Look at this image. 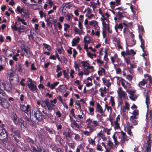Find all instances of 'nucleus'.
Masks as SVG:
<instances>
[{"label": "nucleus", "instance_id": "f257e3e1", "mask_svg": "<svg viewBox=\"0 0 152 152\" xmlns=\"http://www.w3.org/2000/svg\"><path fill=\"white\" fill-rule=\"evenodd\" d=\"M34 117L33 118L37 123L38 121H43V116L42 113L39 109H37L34 111Z\"/></svg>", "mask_w": 152, "mask_h": 152}, {"label": "nucleus", "instance_id": "f03ea898", "mask_svg": "<svg viewBox=\"0 0 152 152\" xmlns=\"http://www.w3.org/2000/svg\"><path fill=\"white\" fill-rule=\"evenodd\" d=\"M10 135L12 139L18 143L20 142L19 139L20 137V132L19 130L16 129L12 133H11Z\"/></svg>", "mask_w": 152, "mask_h": 152}, {"label": "nucleus", "instance_id": "7ed1b4c3", "mask_svg": "<svg viewBox=\"0 0 152 152\" xmlns=\"http://www.w3.org/2000/svg\"><path fill=\"white\" fill-rule=\"evenodd\" d=\"M63 134L65 135L67 141L70 142L72 140V137L73 134L70 128H66V132H63Z\"/></svg>", "mask_w": 152, "mask_h": 152}, {"label": "nucleus", "instance_id": "20e7f679", "mask_svg": "<svg viewBox=\"0 0 152 152\" xmlns=\"http://www.w3.org/2000/svg\"><path fill=\"white\" fill-rule=\"evenodd\" d=\"M152 134L149 133L148 140H147L145 149V152H151Z\"/></svg>", "mask_w": 152, "mask_h": 152}, {"label": "nucleus", "instance_id": "39448f33", "mask_svg": "<svg viewBox=\"0 0 152 152\" xmlns=\"http://www.w3.org/2000/svg\"><path fill=\"white\" fill-rule=\"evenodd\" d=\"M23 119L25 123H26V124H28L32 127L34 126L35 124H37L35 120H34V118H31V116H30V118H28L27 116H24Z\"/></svg>", "mask_w": 152, "mask_h": 152}, {"label": "nucleus", "instance_id": "423d86ee", "mask_svg": "<svg viewBox=\"0 0 152 152\" xmlns=\"http://www.w3.org/2000/svg\"><path fill=\"white\" fill-rule=\"evenodd\" d=\"M0 105L2 107L8 109L10 107V104L6 100L5 97H2L0 99Z\"/></svg>", "mask_w": 152, "mask_h": 152}, {"label": "nucleus", "instance_id": "0eeeda50", "mask_svg": "<svg viewBox=\"0 0 152 152\" xmlns=\"http://www.w3.org/2000/svg\"><path fill=\"white\" fill-rule=\"evenodd\" d=\"M8 137V135L6 130L5 129H1V132L0 133V140L6 141Z\"/></svg>", "mask_w": 152, "mask_h": 152}, {"label": "nucleus", "instance_id": "6e6552de", "mask_svg": "<svg viewBox=\"0 0 152 152\" xmlns=\"http://www.w3.org/2000/svg\"><path fill=\"white\" fill-rule=\"evenodd\" d=\"M118 94L120 99L124 98L125 99H128L127 94L125 91L122 90L121 88L120 87L119 88Z\"/></svg>", "mask_w": 152, "mask_h": 152}, {"label": "nucleus", "instance_id": "1a4fd4ad", "mask_svg": "<svg viewBox=\"0 0 152 152\" xmlns=\"http://www.w3.org/2000/svg\"><path fill=\"white\" fill-rule=\"evenodd\" d=\"M10 83H11L13 86H16L18 84L19 79V76L17 75V76H16L15 77L13 78H9Z\"/></svg>", "mask_w": 152, "mask_h": 152}, {"label": "nucleus", "instance_id": "9d476101", "mask_svg": "<svg viewBox=\"0 0 152 152\" xmlns=\"http://www.w3.org/2000/svg\"><path fill=\"white\" fill-rule=\"evenodd\" d=\"M143 93L144 96L145 97V103L146 104V106L147 110H149V104H150V101L149 96L148 95V92H146V89H145Z\"/></svg>", "mask_w": 152, "mask_h": 152}, {"label": "nucleus", "instance_id": "9b49d317", "mask_svg": "<svg viewBox=\"0 0 152 152\" xmlns=\"http://www.w3.org/2000/svg\"><path fill=\"white\" fill-rule=\"evenodd\" d=\"M43 108H45V110L47 109L48 111L51 112L52 110L56 109V105L50 103L46 105L45 107Z\"/></svg>", "mask_w": 152, "mask_h": 152}, {"label": "nucleus", "instance_id": "f8f14e48", "mask_svg": "<svg viewBox=\"0 0 152 152\" xmlns=\"http://www.w3.org/2000/svg\"><path fill=\"white\" fill-rule=\"evenodd\" d=\"M27 86L30 90L33 92L37 93L38 89L37 86L34 84H28Z\"/></svg>", "mask_w": 152, "mask_h": 152}, {"label": "nucleus", "instance_id": "ddd939ff", "mask_svg": "<svg viewBox=\"0 0 152 152\" xmlns=\"http://www.w3.org/2000/svg\"><path fill=\"white\" fill-rule=\"evenodd\" d=\"M30 106L29 104L27 105L26 106L24 104H23L20 106L21 111L27 114L29 110H30Z\"/></svg>", "mask_w": 152, "mask_h": 152}, {"label": "nucleus", "instance_id": "4468645a", "mask_svg": "<svg viewBox=\"0 0 152 152\" xmlns=\"http://www.w3.org/2000/svg\"><path fill=\"white\" fill-rule=\"evenodd\" d=\"M96 112H97L99 113L102 114L104 112V111L102 108V107L100 104L98 102L96 103Z\"/></svg>", "mask_w": 152, "mask_h": 152}, {"label": "nucleus", "instance_id": "2eb2a0df", "mask_svg": "<svg viewBox=\"0 0 152 152\" xmlns=\"http://www.w3.org/2000/svg\"><path fill=\"white\" fill-rule=\"evenodd\" d=\"M89 25L94 27V28L96 30H98L99 28L98 22L95 20H92L91 21H89Z\"/></svg>", "mask_w": 152, "mask_h": 152}, {"label": "nucleus", "instance_id": "dca6fc26", "mask_svg": "<svg viewBox=\"0 0 152 152\" xmlns=\"http://www.w3.org/2000/svg\"><path fill=\"white\" fill-rule=\"evenodd\" d=\"M21 49L27 54H30L31 51L30 49L28 46L24 44H22L21 45Z\"/></svg>", "mask_w": 152, "mask_h": 152}, {"label": "nucleus", "instance_id": "f3484780", "mask_svg": "<svg viewBox=\"0 0 152 152\" xmlns=\"http://www.w3.org/2000/svg\"><path fill=\"white\" fill-rule=\"evenodd\" d=\"M121 134L122 136L121 138V142L123 144L125 143V141H128L129 139H127V136L126 133L123 131H121Z\"/></svg>", "mask_w": 152, "mask_h": 152}, {"label": "nucleus", "instance_id": "a211bd4d", "mask_svg": "<svg viewBox=\"0 0 152 152\" xmlns=\"http://www.w3.org/2000/svg\"><path fill=\"white\" fill-rule=\"evenodd\" d=\"M12 86V85L10 83L7 84L6 85L5 83L2 84V86L4 90L8 92L10 91L11 90Z\"/></svg>", "mask_w": 152, "mask_h": 152}, {"label": "nucleus", "instance_id": "6ab92c4d", "mask_svg": "<svg viewBox=\"0 0 152 152\" xmlns=\"http://www.w3.org/2000/svg\"><path fill=\"white\" fill-rule=\"evenodd\" d=\"M11 117L15 124L17 123V121L19 119V118L15 113H12L11 115Z\"/></svg>", "mask_w": 152, "mask_h": 152}, {"label": "nucleus", "instance_id": "aec40b11", "mask_svg": "<svg viewBox=\"0 0 152 152\" xmlns=\"http://www.w3.org/2000/svg\"><path fill=\"white\" fill-rule=\"evenodd\" d=\"M59 83V82L57 81L54 82L53 84H50L49 82H48L47 83V86L51 89H53L55 88V87Z\"/></svg>", "mask_w": 152, "mask_h": 152}, {"label": "nucleus", "instance_id": "412c9836", "mask_svg": "<svg viewBox=\"0 0 152 152\" xmlns=\"http://www.w3.org/2000/svg\"><path fill=\"white\" fill-rule=\"evenodd\" d=\"M114 28L115 31L117 33H119V32H118V29H119L120 31H121L123 28V25H122V24L121 23L119 24L117 23L115 25Z\"/></svg>", "mask_w": 152, "mask_h": 152}, {"label": "nucleus", "instance_id": "4be33fe9", "mask_svg": "<svg viewBox=\"0 0 152 152\" xmlns=\"http://www.w3.org/2000/svg\"><path fill=\"white\" fill-rule=\"evenodd\" d=\"M67 89V86L65 85H60L57 88V89L60 92H64Z\"/></svg>", "mask_w": 152, "mask_h": 152}, {"label": "nucleus", "instance_id": "5701e85b", "mask_svg": "<svg viewBox=\"0 0 152 152\" xmlns=\"http://www.w3.org/2000/svg\"><path fill=\"white\" fill-rule=\"evenodd\" d=\"M42 112L44 115H43V119L44 118L45 119H48V118L51 119L53 117V115L50 113H47L45 112L44 110L42 111Z\"/></svg>", "mask_w": 152, "mask_h": 152}, {"label": "nucleus", "instance_id": "b1692460", "mask_svg": "<svg viewBox=\"0 0 152 152\" xmlns=\"http://www.w3.org/2000/svg\"><path fill=\"white\" fill-rule=\"evenodd\" d=\"M37 135L39 140H42L44 138V133L42 130H37Z\"/></svg>", "mask_w": 152, "mask_h": 152}, {"label": "nucleus", "instance_id": "393cba45", "mask_svg": "<svg viewBox=\"0 0 152 152\" xmlns=\"http://www.w3.org/2000/svg\"><path fill=\"white\" fill-rule=\"evenodd\" d=\"M25 121L22 118H20L17 121V123H16L15 125H17L18 124H19L20 126L22 127L23 126L24 127L26 126V124H25V122L24 123Z\"/></svg>", "mask_w": 152, "mask_h": 152}, {"label": "nucleus", "instance_id": "a878e982", "mask_svg": "<svg viewBox=\"0 0 152 152\" xmlns=\"http://www.w3.org/2000/svg\"><path fill=\"white\" fill-rule=\"evenodd\" d=\"M25 140L27 142L30 144V145H33L35 143V142L34 140L28 136H26L25 137Z\"/></svg>", "mask_w": 152, "mask_h": 152}, {"label": "nucleus", "instance_id": "bb28decb", "mask_svg": "<svg viewBox=\"0 0 152 152\" xmlns=\"http://www.w3.org/2000/svg\"><path fill=\"white\" fill-rule=\"evenodd\" d=\"M121 84L122 86L125 89L126 88L127 85L128 84L130 85V83L128 82H126L124 79L123 78H121L120 80Z\"/></svg>", "mask_w": 152, "mask_h": 152}, {"label": "nucleus", "instance_id": "cd10ccee", "mask_svg": "<svg viewBox=\"0 0 152 152\" xmlns=\"http://www.w3.org/2000/svg\"><path fill=\"white\" fill-rule=\"evenodd\" d=\"M37 148L35 147L33 145H30L31 149L33 152H38L39 151H40L42 147L38 148L37 145Z\"/></svg>", "mask_w": 152, "mask_h": 152}, {"label": "nucleus", "instance_id": "c85d7f7f", "mask_svg": "<svg viewBox=\"0 0 152 152\" xmlns=\"http://www.w3.org/2000/svg\"><path fill=\"white\" fill-rule=\"evenodd\" d=\"M41 102L42 103L41 104V105L42 107H45L46 105L48 104L49 103H50V102H49V100L48 98L46 99L44 101L42 100Z\"/></svg>", "mask_w": 152, "mask_h": 152}, {"label": "nucleus", "instance_id": "c756f323", "mask_svg": "<svg viewBox=\"0 0 152 152\" xmlns=\"http://www.w3.org/2000/svg\"><path fill=\"white\" fill-rule=\"evenodd\" d=\"M138 118L135 117V116H131L130 117V120L132 123L133 125H136L137 124L136 119Z\"/></svg>", "mask_w": 152, "mask_h": 152}, {"label": "nucleus", "instance_id": "7c9ffc66", "mask_svg": "<svg viewBox=\"0 0 152 152\" xmlns=\"http://www.w3.org/2000/svg\"><path fill=\"white\" fill-rule=\"evenodd\" d=\"M45 129L50 134H55V131L53 128H50L49 127L46 126L45 127Z\"/></svg>", "mask_w": 152, "mask_h": 152}, {"label": "nucleus", "instance_id": "2f4dec72", "mask_svg": "<svg viewBox=\"0 0 152 152\" xmlns=\"http://www.w3.org/2000/svg\"><path fill=\"white\" fill-rule=\"evenodd\" d=\"M21 151L23 152H28L31 149L29 145L24 146H23L21 148Z\"/></svg>", "mask_w": 152, "mask_h": 152}, {"label": "nucleus", "instance_id": "473e14b6", "mask_svg": "<svg viewBox=\"0 0 152 152\" xmlns=\"http://www.w3.org/2000/svg\"><path fill=\"white\" fill-rule=\"evenodd\" d=\"M80 39L78 37L77 38H74L72 42V46H76L77 44L79 42Z\"/></svg>", "mask_w": 152, "mask_h": 152}, {"label": "nucleus", "instance_id": "72a5a7b5", "mask_svg": "<svg viewBox=\"0 0 152 152\" xmlns=\"http://www.w3.org/2000/svg\"><path fill=\"white\" fill-rule=\"evenodd\" d=\"M16 69L17 70L18 72H19L20 73L22 72V65L20 63H19L18 65H16Z\"/></svg>", "mask_w": 152, "mask_h": 152}, {"label": "nucleus", "instance_id": "f704fd0d", "mask_svg": "<svg viewBox=\"0 0 152 152\" xmlns=\"http://www.w3.org/2000/svg\"><path fill=\"white\" fill-rule=\"evenodd\" d=\"M123 12H116V16L118 17V19L119 20H121L124 17V16L123 15Z\"/></svg>", "mask_w": 152, "mask_h": 152}, {"label": "nucleus", "instance_id": "c9c22d12", "mask_svg": "<svg viewBox=\"0 0 152 152\" xmlns=\"http://www.w3.org/2000/svg\"><path fill=\"white\" fill-rule=\"evenodd\" d=\"M16 129V127L13 125H10L8 126V129L9 131L11 132V133L13 132Z\"/></svg>", "mask_w": 152, "mask_h": 152}, {"label": "nucleus", "instance_id": "e433bc0d", "mask_svg": "<svg viewBox=\"0 0 152 152\" xmlns=\"http://www.w3.org/2000/svg\"><path fill=\"white\" fill-rule=\"evenodd\" d=\"M17 18L18 21L19 22H21V23L24 25H27V23L25 22V20L24 19L21 18L20 17L18 16L17 17Z\"/></svg>", "mask_w": 152, "mask_h": 152}, {"label": "nucleus", "instance_id": "4c0bfd02", "mask_svg": "<svg viewBox=\"0 0 152 152\" xmlns=\"http://www.w3.org/2000/svg\"><path fill=\"white\" fill-rule=\"evenodd\" d=\"M52 18V17H50V18H47V20H46V21L47 22V25L48 26L52 27V20H50V19Z\"/></svg>", "mask_w": 152, "mask_h": 152}, {"label": "nucleus", "instance_id": "58836bf2", "mask_svg": "<svg viewBox=\"0 0 152 152\" xmlns=\"http://www.w3.org/2000/svg\"><path fill=\"white\" fill-rule=\"evenodd\" d=\"M81 64H82L83 67H87L88 65H89V63L87 61H81Z\"/></svg>", "mask_w": 152, "mask_h": 152}, {"label": "nucleus", "instance_id": "ea45409f", "mask_svg": "<svg viewBox=\"0 0 152 152\" xmlns=\"http://www.w3.org/2000/svg\"><path fill=\"white\" fill-rule=\"evenodd\" d=\"M148 82V81L147 80H146L144 79H143L138 84V86H140V85L141 86H144L145 84H146Z\"/></svg>", "mask_w": 152, "mask_h": 152}, {"label": "nucleus", "instance_id": "a19ab883", "mask_svg": "<svg viewBox=\"0 0 152 152\" xmlns=\"http://www.w3.org/2000/svg\"><path fill=\"white\" fill-rule=\"evenodd\" d=\"M140 42H141V45L140 47L142 48L143 51H144L145 49L144 40V39L141 40H140Z\"/></svg>", "mask_w": 152, "mask_h": 152}, {"label": "nucleus", "instance_id": "79ce46f5", "mask_svg": "<svg viewBox=\"0 0 152 152\" xmlns=\"http://www.w3.org/2000/svg\"><path fill=\"white\" fill-rule=\"evenodd\" d=\"M132 114L133 115V116H135V117L138 118V115H139V111L138 110H134Z\"/></svg>", "mask_w": 152, "mask_h": 152}, {"label": "nucleus", "instance_id": "37998d69", "mask_svg": "<svg viewBox=\"0 0 152 152\" xmlns=\"http://www.w3.org/2000/svg\"><path fill=\"white\" fill-rule=\"evenodd\" d=\"M148 114L149 115V117L148 118H150V119H152V112L151 110H149L148 112V110L147 112L146 115V117L147 118L148 116Z\"/></svg>", "mask_w": 152, "mask_h": 152}, {"label": "nucleus", "instance_id": "c03bdc74", "mask_svg": "<svg viewBox=\"0 0 152 152\" xmlns=\"http://www.w3.org/2000/svg\"><path fill=\"white\" fill-rule=\"evenodd\" d=\"M110 102L111 103V106L112 107H113L115 105V103L114 101V97H113L112 96H110Z\"/></svg>", "mask_w": 152, "mask_h": 152}, {"label": "nucleus", "instance_id": "a18cd8bd", "mask_svg": "<svg viewBox=\"0 0 152 152\" xmlns=\"http://www.w3.org/2000/svg\"><path fill=\"white\" fill-rule=\"evenodd\" d=\"M63 73L64 77L66 78L67 80H68L69 78V77L68 73L66 72V70H63Z\"/></svg>", "mask_w": 152, "mask_h": 152}, {"label": "nucleus", "instance_id": "49530a36", "mask_svg": "<svg viewBox=\"0 0 152 152\" xmlns=\"http://www.w3.org/2000/svg\"><path fill=\"white\" fill-rule=\"evenodd\" d=\"M16 9L18 12L20 14H22V12L24 10V8L23 7L21 8L19 6L17 7Z\"/></svg>", "mask_w": 152, "mask_h": 152}, {"label": "nucleus", "instance_id": "de8ad7c7", "mask_svg": "<svg viewBox=\"0 0 152 152\" xmlns=\"http://www.w3.org/2000/svg\"><path fill=\"white\" fill-rule=\"evenodd\" d=\"M68 145L69 147L74 149L75 147L76 144L75 143L69 142Z\"/></svg>", "mask_w": 152, "mask_h": 152}, {"label": "nucleus", "instance_id": "09e8293b", "mask_svg": "<svg viewBox=\"0 0 152 152\" xmlns=\"http://www.w3.org/2000/svg\"><path fill=\"white\" fill-rule=\"evenodd\" d=\"M103 19L102 18H101V20L102 22V24L103 26V27L105 29H107V26H108V25H109V23L107 24L104 21L102 20Z\"/></svg>", "mask_w": 152, "mask_h": 152}, {"label": "nucleus", "instance_id": "8fccbe9b", "mask_svg": "<svg viewBox=\"0 0 152 152\" xmlns=\"http://www.w3.org/2000/svg\"><path fill=\"white\" fill-rule=\"evenodd\" d=\"M104 52L105 55L104 56V59L105 61H106L107 62L109 60V59L107 58L108 55L107 50H105Z\"/></svg>", "mask_w": 152, "mask_h": 152}, {"label": "nucleus", "instance_id": "3c124183", "mask_svg": "<svg viewBox=\"0 0 152 152\" xmlns=\"http://www.w3.org/2000/svg\"><path fill=\"white\" fill-rule=\"evenodd\" d=\"M74 134L75 135L74 139L76 141H80L81 140L80 137L78 134L74 133Z\"/></svg>", "mask_w": 152, "mask_h": 152}, {"label": "nucleus", "instance_id": "603ef678", "mask_svg": "<svg viewBox=\"0 0 152 152\" xmlns=\"http://www.w3.org/2000/svg\"><path fill=\"white\" fill-rule=\"evenodd\" d=\"M42 45L44 46L45 49H47L48 50H50L51 49V46L48 44L45 43H43Z\"/></svg>", "mask_w": 152, "mask_h": 152}, {"label": "nucleus", "instance_id": "864d4df0", "mask_svg": "<svg viewBox=\"0 0 152 152\" xmlns=\"http://www.w3.org/2000/svg\"><path fill=\"white\" fill-rule=\"evenodd\" d=\"M74 30L75 32V33L76 34H80V31L76 27L74 26Z\"/></svg>", "mask_w": 152, "mask_h": 152}, {"label": "nucleus", "instance_id": "5fc2aeb1", "mask_svg": "<svg viewBox=\"0 0 152 152\" xmlns=\"http://www.w3.org/2000/svg\"><path fill=\"white\" fill-rule=\"evenodd\" d=\"M95 61H97V63L99 65V66L104 63V62L102 60H101L100 58L97 59H96Z\"/></svg>", "mask_w": 152, "mask_h": 152}, {"label": "nucleus", "instance_id": "6e6d98bb", "mask_svg": "<svg viewBox=\"0 0 152 152\" xmlns=\"http://www.w3.org/2000/svg\"><path fill=\"white\" fill-rule=\"evenodd\" d=\"M92 124V125L91 126L95 127L98 126L99 125L98 122L97 121H93Z\"/></svg>", "mask_w": 152, "mask_h": 152}, {"label": "nucleus", "instance_id": "4d7b16f0", "mask_svg": "<svg viewBox=\"0 0 152 152\" xmlns=\"http://www.w3.org/2000/svg\"><path fill=\"white\" fill-rule=\"evenodd\" d=\"M88 110L91 113V115H92L94 114V109L93 107H88Z\"/></svg>", "mask_w": 152, "mask_h": 152}, {"label": "nucleus", "instance_id": "13d9d810", "mask_svg": "<svg viewBox=\"0 0 152 152\" xmlns=\"http://www.w3.org/2000/svg\"><path fill=\"white\" fill-rule=\"evenodd\" d=\"M110 4L111 5V7L113 10H115V2L111 1L110 2Z\"/></svg>", "mask_w": 152, "mask_h": 152}, {"label": "nucleus", "instance_id": "bf43d9fd", "mask_svg": "<svg viewBox=\"0 0 152 152\" xmlns=\"http://www.w3.org/2000/svg\"><path fill=\"white\" fill-rule=\"evenodd\" d=\"M118 57L117 55L116 54H115L114 57H111V62L112 64H114L115 62V60L114 58L117 59V58Z\"/></svg>", "mask_w": 152, "mask_h": 152}, {"label": "nucleus", "instance_id": "052dcab7", "mask_svg": "<svg viewBox=\"0 0 152 152\" xmlns=\"http://www.w3.org/2000/svg\"><path fill=\"white\" fill-rule=\"evenodd\" d=\"M129 98L133 101H135L137 98V96L136 94H134L133 95L129 96Z\"/></svg>", "mask_w": 152, "mask_h": 152}, {"label": "nucleus", "instance_id": "680f3d73", "mask_svg": "<svg viewBox=\"0 0 152 152\" xmlns=\"http://www.w3.org/2000/svg\"><path fill=\"white\" fill-rule=\"evenodd\" d=\"M57 20L56 19H55L54 20L52 19V23H53V25L54 27V28L55 29H56V26L57 25Z\"/></svg>", "mask_w": 152, "mask_h": 152}, {"label": "nucleus", "instance_id": "e2e57ef3", "mask_svg": "<svg viewBox=\"0 0 152 152\" xmlns=\"http://www.w3.org/2000/svg\"><path fill=\"white\" fill-rule=\"evenodd\" d=\"M75 110L74 108H72L71 110H70V113L73 117L76 119V118L75 113Z\"/></svg>", "mask_w": 152, "mask_h": 152}, {"label": "nucleus", "instance_id": "0e129e2a", "mask_svg": "<svg viewBox=\"0 0 152 152\" xmlns=\"http://www.w3.org/2000/svg\"><path fill=\"white\" fill-rule=\"evenodd\" d=\"M84 74L85 75H88L90 73V71L88 70V69L87 68H84Z\"/></svg>", "mask_w": 152, "mask_h": 152}, {"label": "nucleus", "instance_id": "69168bd1", "mask_svg": "<svg viewBox=\"0 0 152 152\" xmlns=\"http://www.w3.org/2000/svg\"><path fill=\"white\" fill-rule=\"evenodd\" d=\"M113 138L114 140V143L115 144L117 145L119 144V142L117 140V137L115 136V134H113Z\"/></svg>", "mask_w": 152, "mask_h": 152}, {"label": "nucleus", "instance_id": "338daca9", "mask_svg": "<svg viewBox=\"0 0 152 152\" xmlns=\"http://www.w3.org/2000/svg\"><path fill=\"white\" fill-rule=\"evenodd\" d=\"M92 121H93L92 119H91V118H89L86 120V122L87 123L88 125H91Z\"/></svg>", "mask_w": 152, "mask_h": 152}, {"label": "nucleus", "instance_id": "774afa93", "mask_svg": "<svg viewBox=\"0 0 152 152\" xmlns=\"http://www.w3.org/2000/svg\"><path fill=\"white\" fill-rule=\"evenodd\" d=\"M144 76L145 77H146V76L148 77V80L149 81L151 84L152 85V78L151 77V76H149L148 74H145L144 75Z\"/></svg>", "mask_w": 152, "mask_h": 152}]
</instances>
